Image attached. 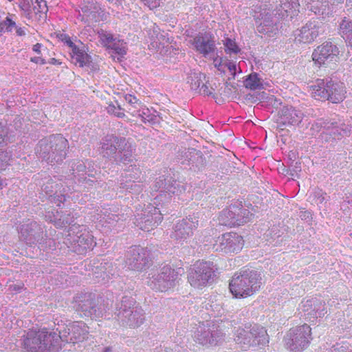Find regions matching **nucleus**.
Instances as JSON below:
<instances>
[{"instance_id":"obj_1","label":"nucleus","mask_w":352,"mask_h":352,"mask_svg":"<svg viewBox=\"0 0 352 352\" xmlns=\"http://www.w3.org/2000/svg\"><path fill=\"white\" fill-rule=\"evenodd\" d=\"M49 332L46 329H30L25 331L18 341L19 345L28 352H55L59 340L68 342L65 335Z\"/></svg>"},{"instance_id":"obj_2","label":"nucleus","mask_w":352,"mask_h":352,"mask_svg":"<svg viewBox=\"0 0 352 352\" xmlns=\"http://www.w3.org/2000/svg\"><path fill=\"white\" fill-rule=\"evenodd\" d=\"M101 153L104 157L116 163H126L133 160V145L124 138L108 135L101 142Z\"/></svg>"},{"instance_id":"obj_3","label":"nucleus","mask_w":352,"mask_h":352,"mask_svg":"<svg viewBox=\"0 0 352 352\" xmlns=\"http://www.w3.org/2000/svg\"><path fill=\"white\" fill-rule=\"evenodd\" d=\"M68 142L60 134L52 135L39 141L36 153L38 158L53 165L63 161L67 155Z\"/></svg>"},{"instance_id":"obj_4","label":"nucleus","mask_w":352,"mask_h":352,"mask_svg":"<svg viewBox=\"0 0 352 352\" xmlns=\"http://www.w3.org/2000/svg\"><path fill=\"white\" fill-rule=\"evenodd\" d=\"M261 274L256 270L242 269L236 272L230 282V290L236 298L253 295L261 287Z\"/></svg>"},{"instance_id":"obj_5","label":"nucleus","mask_w":352,"mask_h":352,"mask_svg":"<svg viewBox=\"0 0 352 352\" xmlns=\"http://www.w3.org/2000/svg\"><path fill=\"white\" fill-rule=\"evenodd\" d=\"M135 300L127 296L117 303L114 311V319L123 327L137 328L143 324L145 317L141 307L135 305Z\"/></svg>"},{"instance_id":"obj_6","label":"nucleus","mask_w":352,"mask_h":352,"mask_svg":"<svg viewBox=\"0 0 352 352\" xmlns=\"http://www.w3.org/2000/svg\"><path fill=\"white\" fill-rule=\"evenodd\" d=\"M74 307L82 317L97 318L107 312V305L104 300L93 293L77 294L74 298Z\"/></svg>"},{"instance_id":"obj_7","label":"nucleus","mask_w":352,"mask_h":352,"mask_svg":"<svg viewBox=\"0 0 352 352\" xmlns=\"http://www.w3.org/2000/svg\"><path fill=\"white\" fill-rule=\"evenodd\" d=\"M234 340L243 351H258L267 345L269 338L263 327L254 326L250 329H237Z\"/></svg>"},{"instance_id":"obj_8","label":"nucleus","mask_w":352,"mask_h":352,"mask_svg":"<svg viewBox=\"0 0 352 352\" xmlns=\"http://www.w3.org/2000/svg\"><path fill=\"white\" fill-rule=\"evenodd\" d=\"M310 94L316 100H329L332 103H340L345 98L346 91L342 83L334 82L327 79H318L316 84L310 87Z\"/></svg>"},{"instance_id":"obj_9","label":"nucleus","mask_w":352,"mask_h":352,"mask_svg":"<svg viewBox=\"0 0 352 352\" xmlns=\"http://www.w3.org/2000/svg\"><path fill=\"white\" fill-rule=\"evenodd\" d=\"M178 276V271L170 266H164L157 273L149 277L147 283L153 290L166 292L175 286Z\"/></svg>"},{"instance_id":"obj_10","label":"nucleus","mask_w":352,"mask_h":352,"mask_svg":"<svg viewBox=\"0 0 352 352\" xmlns=\"http://www.w3.org/2000/svg\"><path fill=\"white\" fill-rule=\"evenodd\" d=\"M214 276L212 263L197 262L189 270L188 280L191 286L201 288L210 283Z\"/></svg>"},{"instance_id":"obj_11","label":"nucleus","mask_w":352,"mask_h":352,"mask_svg":"<svg viewBox=\"0 0 352 352\" xmlns=\"http://www.w3.org/2000/svg\"><path fill=\"white\" fill-rule=\"evenodd\" d=\"M311 328L307 324L291 329L285 337V344L291 351H300L306 349L311 339Z\"/></svg>"},{"instance_id":"obj_12","label":"nucleus","mask_w":352,"mask_h":352,"mask_svg":"<svg viewBox=\"0 0 352 352\" xmlns=\"http://www.w3.org/2000/svg\"><path fill=\"white\" fill-rule=\"evenodd\" d=\"M19 238L27 245H32L38 243L45 249L44 242L50 247L54 244L52 239H44V231L43 227L36 221L23 224L21 227Z\"/></svg>"},{"instance_id":"obj_13","label":"nucleus","mask_w":352,"mask_h":352,"mask_svg":"<svg viewBox=\"0 0 352 352\" xmlns=\"http://www.w3.org/2000/svg\"><path fill=\"white\" fill-rule=\"evenodd\" d=\"M196 343L201 345L217 344L223 336L219 327L213 322L199 324L192 334Z\"/></svg>"},{"instance_id":"obj_14","label":"nucleus","mask_w":352,"mask_h":352,"mask_svg":"<svg viewBox=\"0 0 352 352\" xmlns=\"http://www.w3.org/2000/svg\"><path fill=\"white\" fill-rule=\"evenodd\" d=\"M155 190L160 191V195L155 198L156 204L157 201L166 200L168 201L172 195L179 196L186 190L184 184L182 182L173 179L170 177L166 178L160 177L155 183Z\"/></svg>"},{"instance_id":"obj_15","label":"nucleus","mask_w":352,"mask_h":352,"mask_svg":"<svg viewBox=\"0 0 352 352\" xmlns=\"http://www.w3.org/2000/svg\"><path fill=\"white\" fill-rule=\"evenodd\" d=\"M252 214L239 203L224 209L221 213L223 223L228 226H241L250 221Z\"/></svg>"},{"instance_id":"obj_16","label":"nucleus","mask_w":352,"mask_h":352,"mask_svg":"<svg viewBox=\"0 0 352 352\" xmlns=\"http://www.w3.org/2000/svg\"><path fill=\"white\" fill-rule=\"evenodd\" d=\"M126 266L131 270L141 272L148 267V251L140 246L130 248L125 254Z\"/></svg>"},{"instance_id":"obj_17","label":"nucleus","mask_w":352,"mask_h":352,"mask_svg":"<svg viewBox=\"0 0 352 352\" xmlns=\"http://www.w3.org/2000/svg\"><path fill=\"white\" fill-rule=\"evenodd\" d=\"M74 226L70 228L68 234L69 238L67 240L69 241L75 252L82 254L96 245V243L94 241L93 235L85 229L80 230L74 234L76 228Z\"/></svg>"},{"instance_id":"obj_18","label":"nucleus","mask_w":352,"mask_h":352,"mask_svg":"<svg viewBox=\"0 0 352 352\" xmlns=\"http://www.w3.org/2000/svg\"><path fill=\"white\" fill-rule=\"evenodd\" d=\"M299 309L304 314V316L312 322L318 318L324 317L328 311L325 302L318 298L302 300Z\"/></svg>"},{"instance_id":"obj_19","label":"nucleus","mask_w":352,"mask_h":352,"mask_svg":"<svg viewBox=\"0 0 352 352\" xmlns=\"http://www.w3.org/2000/svg\"><path fill=\"white\" fill-rule=\"evenodd\" d=\"M244 244L243 237L235 232H228L219 237L213 245L216 251L226 254L238 252Z\"/></svg>"},{"instance_id":"obj_20","label":"nucleus","mask_w":352,"mask_h":352,"mask_svg":"<svg viewBox=\"0 0 352 352\" xmlns=\"http://www.w3.org/2000/svg\"><path fill=\"white\" fill-rule=\"evenodd\" d=\"M324 31V25L321 21H311L295 30L294 35L296 42L310 43Z\"/></svg>"},{"instance_id":"obj_21","label":"nucleus","mask_w":352,"mask_h":352,"mask_svg":"<svg viewBox=\"0 0 352 352\" xmlns=\"http://www.w3.org/2000/svg\"><path fill=\"white\" fill-rule=\"evenodd\" d=\"M339 54L338 47L331 42H325L318 46L313 52V60L320 65H329L336 62Z\"/></svg>"},{"instance_id":"obj_22","label":"nucleus","mask_w":352,"mask_h":352,"mask_svg":"<svg viewBox=\"0 0 352 352\" xmlns=\"http://www.w3.org/2000/svg\"><path fill=\"white\" fill-rule=\"evenodd\" d=\"M199 220L195 215L189 216L186 219L179 221L174 226V231L171 237L177 241H184L192 235L194 230L198 226Z\"/></svg>"},{"instance_id":"obj_23","label":"nucleus","mask_w":352,"mask_h":352,"mask_svg":"<svg viewBox=\"0 0 352 352\" xmlns=\"http://www.w3.org/2000/svg\"><path fill=\"white\" fill-rule=\"evenodd\" d=\"M194 50L204 57L212 54L216 50L214 37L208 32L199 33L189 41Z\"/></svg>"},{"instance_id":"obj_24","label":"nucleus","mask_w":352,"mask_h":352,"mask_svg":"<svg viewBox=\"0 0 352 352\" xmlns=\"http://www.w3.org/2000/svg\"><path fill=\"white\" fill-rule=\"evenodd\" d=\"M153 209L150 210H146L141 214H138L139 217L137 219L138 221V226H140V229L142 230L148 232L151 230L153 229V228L158 226V224L162 220V214L161 213V210L160 208L157 207H153Z\"/></svg>"},{"instance_id":"obj_25","label":"nucleus","mask_w":352,"mask_h":352,"mask_svg":"<svg viewBox=\"0 0 352 352\" xmlns=\"http://www.w3.org/2000/svg\"><path fill=\"white\" fill-rule=\"evenodd\" d=\"M280 120L283 124L298 125L304 117V113L292 106L283 107L280 111Z\"/></svg>"},{"instance_id":"obj_26","label":"nucleus","mask_w":352,"mask_h":352,"mask_svg":"<svg viewBox=\"0 0 352 352\" xmlns=\"http://www.w3.org/2000/svg\"><path fill=\"white\" fill-rule=\"evenodd\" d=\"M256 28L259 33L267 35L268 36H274L278 32V27L276 20L269 12L265 13L258 21Z\"/></svg>"},{"instance_id":"obj_27","label":"nucleus","mask_w":352,"mask_h":352,"mask_svg":"<svg viewBox=\"0 0 352 352\" xmlns=\"http://www.w3.org/2000/svg\"><path fill=\"white\" fill-rule=\"evenodd\" d=\"M299 6L298 0H280V4L276 8L275 14L281 19L289 16L292 19L298 12Z\"/></svg>"},{"instance_id":"obj_28","label":"nucleus","mask_w":352,"mask_h":352,"mask_svg":"<svg viewBox=\"0 0 352 352\" xmlns=\"http://www.w3.org/2000/svg\"><path fill=\"white\" fill-rule=\"evenodd\" d=\"M54 183V182L44 184L42 189L52 197L53 201L58 206H60V204L64 203L66 200V195L65 194V189L63 188V190H61L63 186L60 183H55L54 185H53Z\"/></svg>"},{"instance_id":"obj_29","label":"nucleus","mask_w":352,"mask_h":352,"mask_svg":"<svg viewBox=\"0 0 352 352\" xmlns=\"http://www.w3.org/2000/svg\"><path fill=\"white\" fill-rule=\"evenodd\" d=\"M185 156L188 164H191L192 166L200 169L204 166L205 159L201 151L194 148L188 149L185 153Z\"/></svg>"},{"instance_id":"obj_30","label":"nucleus","mask_w":352,"mask_h":352,"mask_svg":"<svg viewBox=\"0 0 352 352\" xmlns=\"http://www.w3.org/2000/svg\"><path fill=\"white\" fill-rule=\"evenodd\" d=\"M69 335L72 334L69 338L70 342L82 341L86 338L87 335V331L85 324L81 322H77L73 324L69 328Z\"/></svg>"},{"instance_id":"obj_31","label":"nucleus","mask_w":352,"mask_h":352,"mask_svg":"<svg viewBox=\"0 0 352 352\" xmlns=\"http://www.w3.org/2000/svg\"><path fill=\"white\" fill-rule=\"evenodd\" d=\"M307 9L316 15L329 14V2L326 0H312L307 4Z\"/></svg>"},{"instance_id":"obj_32","label":"nucleus","mask_w":352,"mask_h":352,"mask_svg":"<svg viewBox=\"0 0 352 352\" xmlns=\"http://www.w3.org/2000/svg\"><path fill=\"white\" fill-rule=\"evenodd\" d=\"M339 33L352 47V21L346 17L340 23Z\"/></svg>"},{"instance_id":"obj_33","label":"nucleus","mask_w":352,"mask_h":352,"mask_svg":"<svg viewBox=\"0 0 352 352\" xmlns=\"http://www.w3.org/2000/svg\"><path fill=\"white\" fill-rule=\"evenodd\" d=\"M244 86L251 90L263 89V80L258 77V74H250L244 81Z\"/></svg>"},{"instance_id":"obj_34","label":"nucleus","mask_w":352,"mask_h":352,"mask_svg":"<svg viewBox=\"0 0 352 352\" xmlns=\"http://www.w3.org/2000/svg\"><path fill=\"white\" fill-rule=\"evenodd\" d=\"M329 123H332V126L329 127V131H327L326 132L333 135V138L340 139L344 135L347 134V131L345 129V124L344 123L339 124L338 122L334 120H329Z\"/></svg>"},{"instance_id":"obj_35","label":"nucleus","mask_w":352,"mask_h":352,"mask_svg":"<svg viewBox=\"0 0 352 352\" xmlns=\"http://www.w3.org/2000/svg\"><path fill=\"white\" fill-rule=\"evenodd\" d=\"M55 226L62 228L65 225H71L74 221V217L70 213L64 212L60 215L58 214L53 221Z\"/></svg>"},{"instance_id":"obj_36","label":"nucleus","mask_w":352,"mask_h":352,"mask_svg":"<svg viewBox=\"0 0 352 352\" xmlns=\"http://www.w3.org/2000/svg\"><path fill=\"white\" fill-rule=\"evenodd\" d=\"M331 126H332V123H329V120L318 119L315 121L311 126L310 130L311 131V135L318 133L322 129L325 132L329 131V127H331Z\"/></svg>"},{"instance_id":"obj_37","label":"nucleus","mask_w":352,"mask_h":352,"mask_svg":"<svg viewBox=\"0 0 352 352\" xmlns=\"http://www.w3.org/2000/svg\"><path fill=\"white\" fill-rule=\"evenodd\" d=\"M202 76L203 74L200 72H191L188 75L187 78V82L190 84L192 89L197 91L199 89L203 83L201 80Z\"/></svg>"},{"instance_id":"obj_38","label":"nucleus","mask_w":352,"mask_h":352,"mask_svg":"<svg viewBox=\"0 0 352 352\" xmlns=\"http://www.w3.org/2000/svg\"><path fill=\"white\" fill-rule=\"evenodd\" d=\"M72 51V58L79 64L80 67H83L88 60V55L85 52L79 49L77 46Z\"/></svg>"},{"instance_id":"obj_39","label":"nucleus","mask_w":352,"mask_h":352,"mask_svg":"<svg viewBox=\"0 0 352 352\" xmlns=\"http://www.w3.org/2000/svg\"><path fill=\"white\" fill-rule=\"evenodd\" d=\"M98 34L102 45L107 48H109V47L113 43V41H115L117 38L114 37L111 33L103 30L98 31Z\"/></svg>"},{"instance_id":"obj_40","label":"nucleus","mask_w":352,"mask_h":352,"mask_svg":"<svg viewBox=\"0 0 352 352\" xmlns=\"http://www.w3.org/2000/svg\"><path fill=\"white\" fill-rule=\"evenodd\" d=\"M108 49L112 50L116 54L123 56L126 54V44L123 40L116 38L115 41L109 47Z\"/></svg>"},{"instance_id":"obj_41","label":"nucleus","mask_w":352,"mask_h":352,"mask_svg":"<svg viewBox=\"0 0 352 352\" xmlns=\"http://www.w3.org/2000/svg\"><path fill=\"white\" fill-rule=\"evenodd\" d=\"M141 171L138 167L135 166H131L125 173L126 182L129 181H139L140 180Z\"/></svg>"},{"instance_id":"obj_42","label":"nucleus","mask_w":352,"mask_h":352,"mask_svg":"<svg viewBox=\"0 0 352 352\" xmlns=\"http://www.w3.org/2000/svg\"><path fill=\"white\" fill-rule=\"evenodd\" d=\"M100 270L101 274H103L104 275L103 279H104L105 277L109 278L110 276H113L115 275V272L111 263H105L104 265H102V263H101L100 266Z\"/></svg>"},{"instance_id":"obj_43","label":"nucleus","mask_w":352,"mask_h":352,"mask_svg":"<svg viewBox=\"0 0 352 352\" xmlns=\"http://www.w3.org/2000/svg\"><path fill=\"white\" fill-rule=\"evenodd\" d=\"M32 1L31 0H18V5L21 10L24 12V14L27 16H29L32 13Z\"/></svg>"},{"instance_id":"obj_44","label":"nucleus","mask_w":352,"mask_h":352,"mask_svg":"<svg viewBox=\"0 0 352 352\" xmlns=\"http://www.w3.org/2000/svg\"><path fill=\"white\" fill-rule=\"evenodd\" d=\"M224 46L227 53L236 54L239 52V47L236 45V43L230 38L226 39Z\"/></svg>"},{"instance_id":"obj_45","label":"nucleus","mask_w":352,"mask_h":352,"mask_svg":"<svg viewBox=\"0 0 352 352\" xmlns=\"http://www.w3.org/2000/svg\"><path fill=\"white\" fill-rule=\"evenodd\" d=\"M10 159V154L4 151H0V170L5 169Z\"/></svg>"},{"instance_id":"obj_46","label":"nucleus","mask_w":352,"mask_h":352,"mask_svg":"<svg viewBox=\"0 0 352 352\" xmlns=\"http://www.w3.org/2000/svg\"><path fill=\"white\" fill-rule=\"evenodd\" d=\"M107 110L109 113L113 114L118 118H123L125 116L124 112L121 111L120 107H116L113 104H109V106L107 107Z\"/></svg>"},{"instance_id":"obj_47","label":"nucleus","mask_w":352,"mask_h":352,"mask_svg":"<svg viewBox=\"0 0 352 352\" xmlns=\"http://www.w3.org/2000/svg\"><path fill=\"white\" fill-rule=\"evenodd\" d=\"M1 25L2 26V31L4 30L11 31L12 28L15 26V22L8 16L4 21H1Z\"/></svg>"},{"instance_id":"obj_48","label":"nucleus","mask_w":352,"mask_h":352,"mask_svg":"<svg viewBox=\"0 0 352 352\" xmlns=\"http://www.w3.org/2000/svg\"><path fill=\"white\" fill-rule=\"evenodd\" d=\"M125 100L131 104L132 107L137 108L138 106L140 105V102H139V100L133 95L127 94L124 97Z\"/></svg>"},{"instance_id":"obj_49","label":"nucleus","mask_w":352,"mask_h":352,"mask_svg":"<svg viewBox=\"0 0 352 352\" xmlns=\"http://www.w3.org/2000/svg\"><path fill=\"white\" fill-rule=\"evenodd\" d=\"M141 118L144 123L148 122L149 124H153L158 122L157 116L153 114L148 115L146 116V117H144V116L141 115Z\"/></svg>"},{"instance_id":"obj_50","label":"nucleus","mask_w":352,"mask_h":352,"mask_svg":"<svg viewBox=\"0 0 352 352\" xmlns=\"http://www.w3.org/2000/svg\"><path fill=\"white\" fill-rule=\"evenodd\" d=\"M326 352H350L348 351L346 346L336 344L333 346L331 348L327 350Z\"/></svg>"},{"instance_id":"obj_51","label":"nucleus","mask_w":352,"mask_h":352,"mask_svg":"<svg viewBox=\"0 0 352 352\" xmlns=\"http://www.w3.org/2000/svg\"><path fill=\"white\" fill-rule=\"evenodd\" d=\"M213 64L214 66L219 70V71H223V67L225 66V63H222V58L219 57L218 56L213 57Z\"/></svg>"},{"instance_id":"obj_52","label":"nucleus","mask_w":352,"mask_h":352,"mask_svg":"<svg viewBox=\"0 0 352 352\" xmlns=\"http://www.w3.org/2000/svg\"><path fill=\"white\" fill-rule=\"evenodd\" d=\"M7 135L8 130L6 127L0 123V146L3 144Z\"/></svg>"},{"instance_id":"obj_53","label":"nucleus","mask_w":352,"mask_h":352,"mask_svg":"<svg viewBox=\"0 0 352 352\" xmlns=\"http://www.w3.org/2000/svg\"><path fill=\"white\" fill-rule=\"evenodd\" d=\"M144 4L150 9H153L160 6V0H141Z\"/></svg>"},{"instance_id":"obj_54","label":"nucleus","mask_w":352,"mask_h":352,"mask_svg":"<svg viewBox=\"0 0 352 352\" xmlns=\"http://www.w3.org/2000/svg\"><path fill=\"white\" fill-rule=\"evenodd\" d=\"M197 91L200 94L204 96H210L212 94V91L209 89L208 87L204 82Z\"/></svg>"},{"instance_id":"obj_55","label":"nucleus","mask_w":352,"mask_h":352,"mask_svg":"<svg viewBox=\"0 0 352 352\" xmlns=\"http://www.w3.org/2000/svg\"><path fill=\"white\" fill-rule=\"evenodd\" d=\"M225 67H226L229 71L231 72V74L232 76H235L236 71V66L234 63L232 62H226L225 63Z\"/></svg>"},{"instance_id":"obj_56","label":"nucleus","mask_w":352,"mask_h":352,"mask_svg":"<svg viewBox=\"0 0 352 352\" xmlns=\"http://www.w3.org/2000/svg\"><path fill=\"white\" fill-rule=\"evenodd\" d=\"M63 36V38H62V40L64 41V42L69 47L71 50L76 47V45L71 41L70 38L68 36L64 35Z\"/></svg>"},{"instance_id":"obj_57","label":"nucleus","mask_w":352,"mask_h":352,"mask_svg":"<svg viewBox=\"0 0 352 352\" xmlns=\"http://www.w3.org/2000/svg\"><path fill=\"white\" fill-rule=\"evenodd\" d=\"M34 0H31L32 2ZM35 3L37 4L38 9L41 10V11L43 10V8H45L46 6V1L44 0H34Z\"/></svg>"},{"instance_id":"obj_58","label":"nucleus","mask_w":352,"mask_h":352,"mask_svg":"<svg viewBox=\"0 0 352 352\" xmlns=\"http://www.w3.org/2000/svg\"><path fill=\"white\" fill-rule=\"evenodd\" d=\"M30 60L35 63H39L41 65H45L46 63V61L45 59L42 58L41 57L36 56L31 58Z\"/></svg>"},{"instance_id":"obj_59","label":"nucleus","mask_w":352,"mask_h":352,"mask_svg":"<svg viewBox=\"0 0 352 352\" xmlns=\"http://www.w3.org/2000/svg\"><path fill=\"white\" fill-rule=\"evenodd\" d=\"M160 28L157 26L153 25V34L151 35V37L153 39H154V35H155V37L157 38L158 34H159Z\"/></svg>"},{"instance_id":"obj_60","label":"nucleus","mask_w":352,"mask_h":352,"mask_svg":"<svg viewBox=\"0 0 352 352\" xmlns=\"http://www.w3.org/2000/svg\"><path fill=\"white\" fill-rule=\"evenodd\" d=\"M41 45L40 43H36V45H34L33 46V51L39 54L41 52Z\"/></svg>"},{"instance_id":"obj_61","label":"nucleus","mask_w":352,"mask_h":352,"mask_svg":"<svg viewBox=\"0 0 352 352\" xmlns=\"http://www.w3.org/2000/svg\"><path fill=\"white\" fill-rule=\"evenodd\" d=\"M157 352H176V350H173L172 349H170V348H161ZM177 352H179V351H177Z\"/></svg>"},{"instance_id":"obj_62","label":"nucleus","mask_w":352,"mask_h":352,"mask_svg":"<svg viewBox=\"0 0 352 352\" xmlns=\"http://www.w3.org/2000/svg\"><path fill=\"white\" fill-rule=\"evenodd\" d=\"M148 109H144L142 112V113H139L138 116L141 117V115L144 116V117H146V116L149 115L148 113Z\"/></svg>"},{"instance_id":"obj_63","label":"nucleus","mask_w":352,"mask_h":352,"mask_svg":"<svg viewBox=\"0 0 352 352\" xmlns=\"http://www.w3.org/2000/svg\"><path fill=\"white\" fill-rule=\"evenodd\" d=\"M16 33L18 34V35H20V36L25 34L24 31L21 28H19L16 30Z\"/></svg>"},{"instance_id":"obj_64","label":"nucleus","mask_w":352,"mask_h":352,"mask_svg":"<svg viewBox=\"0 0 352 352\" xmlns=\"http://www.w3.org/2000/svg\"><path fill=\"white\" fill-rule=\"evenodd\" d=\"M111 351V349L110 347L105 348L104 352H110Z\"/></svg>"}]
</instances>
